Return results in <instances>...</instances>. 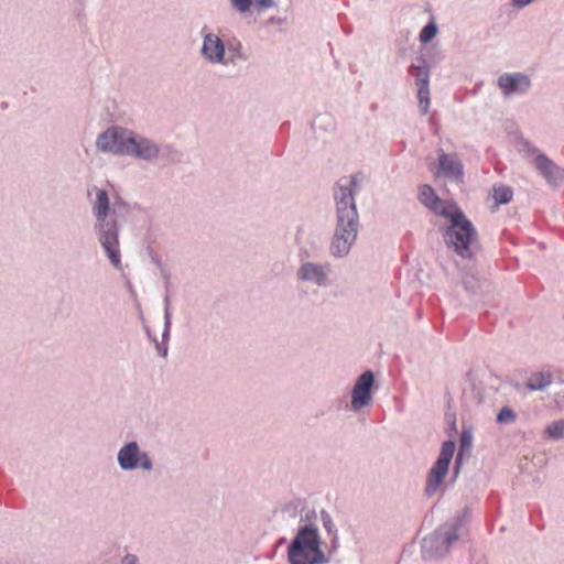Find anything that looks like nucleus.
<instances>
[{"label": "nucleus", "instance_id": "10", "mask_svg": "<svg viewBox=\"0 0 564 564\" xmlns=\"http://www.w3.org/2000/svg\"><path fill=\"white\" fill-rule=\"evenodd\" d=\"M373 383L375 376L370 370L362 372L356 379L351 389L349 411L359 412L361 409L367 408L371 403Z\"/></svg>", "mask_w": 564, "mask_h": 564}, {"label": "nucleus", "instance_id": "16", "mask_svg": "<svg viewBox=\"0 0 564 564\" xmlns=\"http://www.w3.org/2000/svg\"><path fill=\"white\" fill-rule=\"evenodd\" d=\"M224 53L225 48L221 40L214 34L206 35L203 44V54L205 57L212 62H221Z\"/></svg>", "mask_w": 564, "mask_h": 564}, {"label": "nucleus", "instance_id": "21", "mask_svg": "<svg viewBox=\"0 0 564 564\" xmlns=\"http://www.w3.org/2000/svg\"><path fill=\"white\" fill-rule=\"evenodd\" d=\"M513 192L510 187L501 185L494 188L492 197L498 204H507L512 199Z\"/></svg>", "mask_w": 564, "mask_h": 564}, {"label": "nucleus", "instance_id": "29", "mask_svg": "<svg viewBox=\"0 0 564 564\" xmlns=\"http://www.w3.org/2000/svg\"><path fill=\"white\" fill-rule=\"evenodd\" d=\"M532 0H513V3L518 7H524L529 4Z\"/></svg>", "mask_w": 564, "mask_h": 564}, {"label": "nucleus", "instance_id": "8", "mask_svg": "<svg viewBox=\"0 0 564 564\" xmlns=\"http://www.w3.org/2000/svg\"><path fill=\"white\" fill-rule=\"evenodd\" d=\"M96 151L113 155H129L151 160L159 153L156 143H96Z\"/></svg>", "mask_w": 564, "mask_h": 564}, {"label": "nucleus", "instance_id": "12", "mask_svg": "<svg viewBox=\"0 0 564 564\" xmlns=\"http://www.w3.org/2000/svg\"><path fill=\"white\" fill-rule=\"evenodd\" d=\"M558 379V373L555 369L544 367L532 371L525 380V387L529 391H545Z\"/></svg>", "mask_w": 564, "mask_h": 564}, {"label": "nucleus", "instance_id": "9", "mask_svg": "<svg viewBox=\"0 0 564 564\" xmlns=\"http://www.w3.org/2000/svg\"><path fill=\"white\" fill-rule=\"evenodd\" d=\"M455 448L456 445L453 441H446L443 443L438 458L432 466L427 476L425 490L429 495H433L446 477Z\"/></svg>", "mask_w": 564, "mask_h": 564}, {"label": "nucleus", "instance_id": "28", "mask_svg": "<svg viewBox=\"0 0 564 564\" xmlns=\"http://www.w3.org/2000/svg\"><path fill=\"white\" fill-rule=\"evenodd\" d=\"M122 564H140L139 558L134 554H127L122 558Z\"/></svg>", "mask_w": 564, "mask_h": 564}, {"label": "nucleus", "instance_id": "14", "mask_svg": "<svg viewBox=\"0 0 564 564\" xmlns=\"http://www.w3.org/2000/svg\"><path fill=\"white\" fill-rule=\"evenodd\" d=\"M498 85L505 95L523 93L530 87V79L522 74H505L499 77Z\"/></svg>", "mask_w": 564, "mask_h": 564}, {"label": "nucleus", "instance_id": "30", "mask_svg": "<svg viewBox=\"0 0 564 564\" xmlns=\"http://www.w3.org/2000/svg\"><path fill=\"white\" fill-rule=\"evenodd\" d=\"M166 354H167V347H166V346H164L162 355H163V356H166Z\"/></svg>", "mask_w": 564, "mask_h": 564}, {"label": "nucleus", "instance_id": "19", "mask_svg": "<svg viewBox=\"0 0 564 564\" xmlns=\"http://www.w3.org/2000/svg\"><path fill=\"white\" fill-rule=\"evenodd\" d=\"M463 284L466 291L471 294L477 293L478 290L481 289L482 281L479 279L476 272L469 271L466 272L463 276Z\"/></svg>", "mask_w": 564, "mask_h": 564}, {"label": "nucleus", "instance_id": "27", "mask_svg": "<svg viewBox=\"0 0 564 564\" xmlns=\"http://www.w3.org/2000/svg\"><path fill=\"white\" fill-rule=\"evenodd\" d=\"M436 32L437 28L434 23L426 24L420 33V41L422 43L430 42L436 35Z\"/></svg>", "mask_w": 564, "mask_h": 564}, {"label": "nucleus", "instance_id": "5", "mask_svg": "<svg viewBox=\"0 0 564 564\" xmlns=\"http://www.w3.org/2000/svg\"><path fill=\"white\" fill-rule=\"evenodd\" d=\"M460 519L454 518L437 528L422 541V555L432 560L446 555L454 542L458 539Z\"/></svg>", "mask_w": 564, "mask_h": 564}, {"label": "nucleus", "instance_id": "23", "mask_svg": "<svg viewBox=\"0 0 564 564\" xmlns=\"http://www.w3.org/2000/svg\"><path fill=\"white\" fill-rule=\"evenodd\" d=\"M171 325H172V313H171V308H170V297L166 296L164 299V329L162 333L163 341H167L170 338Z\"/></svg>", "mask_w": 564, "mask_h": 564}, {"label": "nucleus", "instance_id": "17", "mask_svg": "<svg viewBox=\"0 0 564 564\" xmlns=\"http://www.w3.org/2000/svg\"><path fill=\"white\" fill-rule=\"evenodd\" d=\"M98 141H135L133 132L119 127H113L105 131L98 138Z\"/></svg>", "mask_w": 564, "mask_h": 564}, {"label": "nucleus", "instance_id": "22", "mask_svg": "<svg viewBox=\"0 0 564 564\" xmlns=\"http://www.w3.org/2000/svg\"><path fill=\"white\" fill-rule=\"evenodd\" d=\"M410 73L415 77L416 86H429V69L425 66L412 65Z\"/></svg>", "mask_w": 564, "mask_h": 564}, {"label": "nucleus", "instance_id": "13", "mask_svg": "<svg viewBox=\"0 0 564 564\" xmlns=\"http://www.w3.org/2000/svg\"><path fill=\"white\" fill-rule=\"evenodd\" d=\"M533 162L549 185L556 187L564 180V170L554 164L544 154H538Z\"/></svg>", "mask_w": 564, "mask_h": 564}, {"label": "nucleus", "instance_id": "25", "mask_svg": "<svg viewBox=\"0 0 564 564\" xmlns=\"http://www.w3.org/2000/svg\"><path fill=\"white\" fill-rule=\"evenodd\" d=\"M459 443H460V447H459V453H458V456H457V460L456 463L459 465L460 462H462V455L464 452H469V449L471 448V444H473V433L468 430H464L462 432V435H460V440H459Z\"/></svg>", "mask_w": 564, "mask_h": 564}, {"label": "nucleus", "instance_id": "18", "mask_svg": "<svg viewBox=\"0 0 564 564\" xmlns=\"http://www.w3.org/2000/svg\"><path fill=\"white\" fill-rule=\"evenodd\" d=\"M544 436L552 441L564 438V419L550 423L544 430Z\"/></svg>", "mask_w": 564, "mask_h": 564}, {"label": "nucleus", "instance_id": "24", "mask_svg": "<svg viewBox=\"0 0 564 564\" xmlns=\"http://www.w3.org/2000/svg\"><path fill=\"white\" fill-rule=\"evenodd\" d=\"M517 413L510 406H503L497 413L496 420L499 424L508 425L514 423L517 421Z\"/></svg>", "mask_w": 564, "mask_h": 564}, {"label": "nucleus", "instance_id": "26", "mask_svg": "<svg viewBox=\"0 0 564 564\" xmlns=\"http://www.w3.org/2000/svg\"><path fill=\"white\" fill-rule=\"evenodd\" d=\"M417 98L422 107V112L426 113L430 106V89L429 86H417Z\"/></svg>", "mask_w": 564, "mask_h": 564}, {"label": "nucleus", "instance_id": "11", "mask_svg": "<svg viewBox=\"0 0 564 564\" xmlns=\"http://www.w3.org/2000/svg\"><path fill=\"white\" fill-rule=\"evenodd\" d=\"M419 199L426 208L441 217H445L457 207L452 200H442L430 185H422L420 187Z\"/></svg>", "mask_w": 564, "mask_h": 564}, {"label": "nucleus", "instance_id": "20", "mask_svg": "<svg viewBox=\"0 0 564 564\" xmlns=\"http://www.w3.org/2000/svg\"><path fill=\"white\" fill-rule=\"evenodd\" d=\"M234 4L240 12H246L251 7L268 8L271 6V0H234Z\"/></svg>", "mask_w": 564, "mask_h": 564}, {"label": "nucleus", "instance_id": "3", "mask_svg": "<svg viewBox=\"0 0 564 564\" xmlns=\"http://www.w3.org/2000/svg\"><path fill=\"white\" fill-rule=\"evenodd\" d=\"M448 221L443 237L447 247L462 258H471L478 247L477 231L457 206L444 217Z\"/></svg>", "mask_w": 564, "mask_h": 564}, {"label": "nucleus", "instance_id": "6", "mask_svg": "<svg viewBox=\"0 0 564 564\" xmlns=\"http://www.w3.org/2000/svg\"><path fill=\"white\" fill-rule=\"evenodd\" d=\"M116 460L123 473L140 471L150 474L154 470V459L138 441L124 442L117 452Z\"/></svg>", "mask_w": 564, "mask_h": 564}, {"label": "nucleus", "instance_id": "15", "mask_svg": "<svg viewBox=\"0 0 564 564\" xmlns=\"http://www.w3.org/2000/svg\"><path fill=\"white\" fill-rule=\"evenodd\" d=\"M438 166L440 172L449 178L459 180L463 175V165L455 154H440Z\"/></svg>", "mask_w": 564, "mask_h": 564}, {"label": "nucleus", "instance_id": "7", "mask_svg": "<svg viewBox=\"0 0 564 564\" xmlns=\"http://www.w3.org/2000/svg\"><path fill=\"white\" fill-rule=\"evenodd\" d=\"M333 269L329 262L302 260L295 276L299 281L326 289L332 285Z\"/></svg>", "mask_w": 564, "mask_h": 564}, {"label": "nucleus", "instance_id": "1", "mask_svg": "<svg viewBox=\"0 0 564 564\" xmlns=\"http://www.w3.org/2000/svg\"><path fill=\"white\" fill-rule=\"evenodd\" d=\"M364 183L362 174H351L339 178L334 187L337 221L329 253L336 259L345 258L357 239L359 217L355 197Z\"/></svg>", "mask_w": 564, "mask_h": 564}, {"label": "nucleus", "instance_id": "2", "mask_svg": "<svg viewBox=\"0 0 564 564\" xmlns=\"http://www.w3.org/2000/svg\"><path fill=\"white\" fill-rule=\"evenodd\" d=\"M93 215L96 218L94 230L97 239L108 256L111 264L119 269L121 257L119 250V229L117 221L109 219L110 197L106 189L94 186L88 191Z\"/></svg>", "mask_w": 564, "mask_h": 564}, {"label": "nucleus", "instance_id": "4", "mask_svg": "<svg viewBox=\"0 0 564 564\" xmlns=\"http://www.w3.org/2000/svg\"><path fill=\"white\" fill-rule=\"evenodd\" d=\"M290 564H325L328 562L321 546L318 529L313 524L301 527L288 547Z\"/></svg>", "mask_w": 564, "mask_h": 564}]
</instances>
